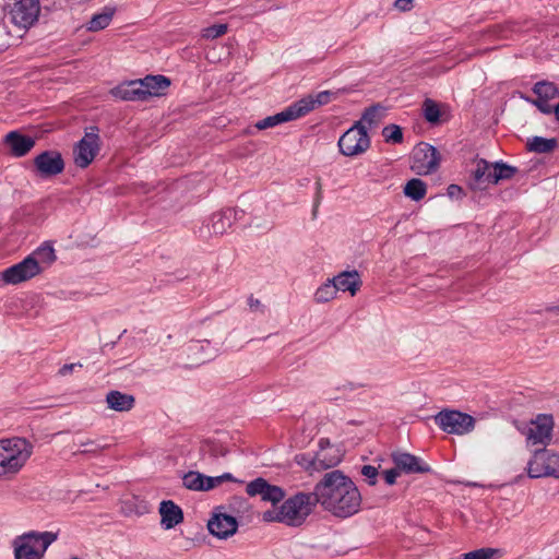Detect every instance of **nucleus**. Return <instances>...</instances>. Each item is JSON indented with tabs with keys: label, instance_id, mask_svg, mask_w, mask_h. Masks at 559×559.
<instances>
[{
	"label": "nucleus",
	"instance_id": "nucleus-1",
	"mask_svg": "<svg viewBox=\"0 0 559 559\" xmlns=\"http://www.w3.org/2000/svg\"><path fill=\"white\" fill-rule=\"evenodd\" d=\"M317 502L335 518L347 519L359 512L361 495L355 483L338 469L326 473L314 486Z\"/></svg>",
	"mask_w": 559,
	"mask_h": 559
},
{
	"label": "nucleus",
	"instance_id": "nucleus-2",
	"mask_svg": "<svg viewBox=\"0 0 559 559\" xmlns=\"http://www.w3.org/2000/svg\"><path fill=\"white\" fill-rule=\"evenodd\" d=\"M318 504L313 492H298L286 499L282 506L273 507L262 514L264 522H280L287 526H301Z\"/></svg>",
	"mask_w": 559,
	"mask_h": 559
},
{
	"label": "nucleus",
	"instance_id": "nucleus-3",
	"mask_svg": "<svg viewBox=\"0 0 559 559\" xmlns=\"http://www.w3.org/2000/svg\"><path fill=\"white\" fill-rule=\"evenodd\" d=\"M58 539V533H24L13 539L14 559H43L48 547Z\"/></svg>",
	"mask_w": 559,
	"mask_h": 559
},
{
	"label": "nucleus",
	"instance_id": "nucleus-4",
	"mask_svg": "<svg viewBox=\"0 0 559 559\" xmlns=\"http://www.w3.org/2000/svg\"><path fill=\"white\" fill-rule=\"evenodd\" d=\"M33 445L23 438L0 441V475L17 473L29 459Z\"/></svg>",
	"mask_w": 559,
	"mask_h": 559
},
{
	"label": "nucleus",
	"instance_id": "nucleus-5",
	"mask_svg": "<svg viewBox=\"0 0 559 559\" xmlns=\"http://www.w3.org/2000/svg\"><path fill=\"white\" fill-rule=\"evenodd\" d=\"M516 428L525 437L527 447H546L551 441L554 419L550 415L539 414L528 423L518 424Z\"/></svg>",
	"mask_w": 559,
	"mask_h": 559
},
{
	"label": "nucleus",
	"instance_id": "nucleus-6",
	"mask_svg": "<svg viewBox=\"0 0 559 559\" xmlns=\"http://www.w3.org/2000/svg\"><path fill=\"white\" fill-rule=\"evenodd\" d=\"M527 474L531 478H559V453L547 449L535 450L527 463Z\"/></svg>",
	"mask_w": 559,
	"mask_h": 559
},
{
	"label": "nucleus",
	"instance_id": "nucleus-7",
	"mask_svg": "<svg viewBox=\"0 0 559 559\" xmlns=\"http://www.w3.org/2000/svg\"><path fill=\"white\" fill-rule=\"evenodd\" d=\"M340 152L345 156H357L370 147V138L365 124L357 121L343 133L337 142Z\"/></svg>",
	"mask_w": 559,
	"mask_h": 559
},
{
	"label": "nucleus",
	"instance_id": "nucleus-8",
	"mask_svg": "<svg viewBox=\"0 0 559 559\" xmlns=\"http://www.w3.org/2000/svg\"><path fill=\"white\" fill-rule=\"evenodd\" d=\"M99 150V129L96 126H91L85 129L84 136L74 146V164L80 168H86L92 164Z\"/></svg>",
	"mask_w": 559,
	"mask_h": 559
},
{
	"label": "nucleus",
	"instance_id": "nucleus-9",
	"mask_svg": "<svg viewBox=\"0 0 559 559\" xmlns=\"http://www.w3.org/2000/svg\"><path fill=\"white\" fill-rule=\"evenodd\" d=\"M435 423L441 430L452 435H466L475 427V419L468 414L444 409L435 416Z\"/></svg>",
	"mask_w": 559,
	"mask_h": 559
},
{
	"label": "nucleus",
	"instance_id": "nucleus-10",
	"mask_svg": "<svg viewBox=\"0 0 559 559\" xmlns=\"http://www.w3.org/2000/svg\"><path fill=\"white\" fill-rule=\"evenodd\" d=\"M39 13V0H13L9 11L11 21L22 28L33 26L37 22Z\"/></svg>",
	"mask_w": 559,
	"mask_h": 559
},
{
	"label": "nucleus",
	"instance_id": "nucleus-11",
	"mask_svg": "<svg viewBox=\"0 0 559 559\" xmlns=\"http://www.w3.org/2000/svg\"><path fill=\"white\" fill-rule=\"evenodd\" d=\"M440 160L439 151L428 143L421 142L414 150L413 168L419 174L435 173L439 168Z\"/></svg>",
	"mask_w": 559,
	"mask_h": 559
},
{
	"label": "nucleus",
	"instance_id": "nucleus-12",
	"mask_svg": "<svg viewBox=\"0 0 559 559\" xmlns=\"http://www.w3.org/2000/svg\"><path fill=\"white\" fill-rule=\"evenodd\" d=\"M34 167L40 178H50L63 171L64 160L58 151H44L34 158Z\"/></svg>",
	"mask_w": 559,
	"mask_h": 559
},
{
	"label": "nucleus",
	"instance_id": "nucleus-13",
	"mask_svg": "<svg viewBox=\"0 0 559 559\" xmlns=\"http://www.w3.org/2000/svg\"><path fill=\"white\" fill-rule=\"evenodd\" d=\"M533 92L536 94V98H523L532 105L536 106L540 112L550 115V108L554 106L550 104V100L555 98L559 99V88L557 85L549 81H539L534 84Z\"/></svg>",
	"mask_w": 559,
	"mask_h": 559
},
{
	"label": "nucleus",
	"instance_id": "nucleus-14",
	"mask_svg": "<svg viewBox=\"0 0 559 559\" xmlns=\"http://www.w3.org/2000/svg\"><path fill=\"white\" fill-rule=\"evenodd\" d=\"M39 266L27 255L21 262L4 270L5 284L17 285L38 276Z\"/></svg>",
	"mask_w": 559,
	"mask_h": 559
},
{
	"label": "nucleus",
	"instance_id": "nucleus-15",
	"mask_svg": "<svg viewBox=\"0 0 559 559\" xmlns=\"http://www.w3.org/2000/svg\"><path fill=\"white\" fill-rule=\"evenodd\" d=\"M223 507L215 509L212 518L207 522L210 533L219 539H226L233 536L238 528L237 520L222 512Z\"/></svg>",
	"mask_w": 559,
	"mask_h": 559
},
{
	"label": "nucleus",
	"instance_id": "nucleus-16",
	"mask_svg": "<svg viewBox=\"0 0 559 559\" xmlns=\"http://www.w3.org/2000/svg\"><path fill=\"white\" fill-rule=\"evenodd\" d=\"M342 461L341 451L331 445L329 440H320V450L311 459L310 465L313 471H323L336 466Z\"/></svg>",
	"mask_w": 559,
	"mask_h": 559
},
{
	"label": "nucleus",
	"instance_id": "nucleus-17",
	"mask_svg": "<svg viewBox=\"0 0 559 559\" xmlns=\"http://www.w3.org/2000/svg\"><path fill=\"white\" fill-rule=\"evenodd\" d=\"M246 491L249 496H260L263 501L272 502L273 504L284 499V490L275 485L269 484L264 478H257L247 485Z\"/></svg>",
	"mask_w": 559,
	"mask_h": 559
},
{
	"label": "nucleus",
	"instance_id": "nucleus-18",
	"mask_svg": "<svg viewBox=\"0 0 559 559\" xmlns=\"http://www.w3.org/2000/svg\"><path fill=\"white\" fill-rule=\"evenodd\" d=\"M392 460L399 471L406 474H424L430 472V466L428 464L411 453H394L392 455Z\"/></svg>",
	"mask_w": 559,
	"mask_h": 559
},
{
	"label": "nucleus",
	"instance_id": "nucleus-19",
	"mask_svg": "<svg viewBox=\"0 0 559 559\" xmlns=\"http://www.w3.org/2000/svg\"><path fill=\"white\" fill-rule=\"evenodd\" d=\"M336 93L331 91H322L317 95H307L299 100L295 102L296 110L299 117H304L308 115L310 111L316 108L329 104L333 97H335Z\"/></svg>",
	"mask_w": 559,
	"mask_h": 559
},
{
	"label": "nucleus",
	"instance_id": "nucleus-20",
	"mask_svg": "<svg viewBox=\"0 0 559 559\" xmlns=\"http://www.w3.org/2000/svg\"><path fill=\"white\" fill-rule=\"evenodd\" d=\"M160 525L164 530H171L183 521V513L179 506L171 500L159 504Z\"/></svg>",
	"mask_w": 559,
	"mask_h": 559
},
{
	"label": "nucleus",
	"instance_id": "nucleus-21",
	"mask_svg": "<svg viewBox=\"0 0 559 559\" xmlns=\"http://www.w3.org/2000/svg\"><path fill=\"white\" fill-rule=\"evenodd\" d=\"M493 175V163H489L484 158L477 160L476 168L472 175L471 188L483 190L488 185H495Z\"/></svg>",
	"mask_w": 559,
	"mask_h": 559
},
{
	"label": "nucleus",
	"instance_id": "nucleus-22",
	"mask_svg": "<svg viewBox=\"0 0 559 559\" xmlns=\"http://www.w3.org/2000/svg\"><path fill=\"white\" fill-rule=\"evenodd\" d=\"M332 280L337 292H348L350 296H355L362 285L360 275L356 270L341 272Z\"/></svg>",
	"mask_w": 559,
	"mask_h": 559
},
{
	"label": "nucleus",
	"instance_id": "nucleus-23",
	"mask_svg": "<svg viewBox=\"0 0 559 559\" xmlns=\"http://www.w3.org/2000/svg\"><path fill=\"white\" fill-rule=\"evenodd\" d=\"M299 118L300 117L296 110V106L293 103L288 107H286L284 110L277 112L273 116H267V117L257 121L254 127L258 130H265V129L273 128L278 124H282V123H285L288 121H293V120H296Z\"/></svg>",
	"mask_w": 559,
	"mask_h": 559
},
{
	"label": "nucleus",
	"instance_id": "nucleus-24",
	"mask_svg": "<svg viewBox=\"0 0 559 559\" xmlns=\"http://www.w3.org/2000/svg\"><path fill=\"white\" fill-rule=\"evenodd\" d=\"M5 143L16 157L25 156L34 146L35 140L29 135H24L19 131H11L5 136Z\"/></svg>",
	"mask_w": 559,
	"mask_h": 559
},
{
	"label": "nucleus",
	"instance_id": "nucleus-25",
	"mask_svg": "<svg viewBox=\"0 0 559 559\" xmlns=\"http://www.w3.org/2000/svg\"><path fill=\"white\" fill-rule=\"evenodd\" d=\"M239 212H213L210 218L211 230L215 235H223L233 226L234 223L242 219L243 212L238 217Z\"/></svg>",
	"mask_w": 559,
	"mask_h": 559
},
{
	"label": "nucleus",
	"instance_id": "nucleus-26",
	"mask_svg": "<svg viewBox=\"0 0 559 559\" xmlns=\"http://www.w3.org/2000/svg\"><path fill=\"white\" fill-rule=\"evenodd\" d=\"M141 83H143V92L146 99L152 96L164 95L170 86V80L162 74L146 75L144 79H141Z\"/></svg>",
	"mask_w": 559,
	"mask_h": 559
},
{
	"label": "nucleus",
	"instance_id": "nucleus-27",
	"mask_svg": "<svg viewBox=\"0 0 559 559\" xmlns=\"http://www.w3.org/2000/svg\"><path fill=\"white\" fill-rule=\"evenodd\" d=\"M114 94L122 100H146L141 80L119 85L115 88Z\"/></svg>",
	"mask_w": 559,
	"mask_h": 559
},
{
	"label": "nucleus",
	"instance_id": "nucleus-28",
	"mask_svg": "<svg viewBox=\"0 0 559 559\" xmlns=\"http://www.w3.org/2000/svg\"><path fill=\"white\" fill-rule=\"evenodd\" d=\"M106 403L112 411L129 412L133 408L135 400L131 394L114 390L107 393Z\"/></svg>",
	"mask_w": 559,
	"mask_h": 559
},
{
	"label": "nucleus",
	"instance_id": "nucleus-29",
	"mask_svg": "<svg viewBox=\"0 0 559 559\" xmlns=\"http://www.w3.org/2000/svg\"><path fill=\"white\" fill-rule=\"evenodd\" d=\"M183 486L189 490L209 491L213 489V480L211 476H206L199 472L190 471L182 477Z\"/></svg>",
	"mask_w": 559,
	"mask_h": 559
},
{
	"label": "nucleus",
	"instance_id": "nucleus-30",
	"mask_svg": "<svg viewBox=\"0 0 559 559\" xmlns=\"http://www.w3.org/2000/svg\"><path fill=\"white\" fill-rule=\"evenodd\" d=\"M28 257L39 266L40 273L47 270L57 259L53 247L47 242L35 249Z\"/></svg>",
	"mask_w": 559,
	"mask_h": 559
},
{
	"label": "nucleus",
	"instance_id": "nucleus-31",
	"mask_svg": "<svg viewBox=\"0 0 559 559\" xmlns=\"http://www.w3.org/2000/svg\"><path fill=\"white\" fill-rule=\"evenodd\" d=\"M115 12V8L105 7L103 12L94 14L92 16V19L87 23V29L90 32H98L106 28L110 24Z\"/></svg>",
	"mask_w": 559,
	"mask_h": 559
},
{
	"label": "nucleus",
	"instance_id": "nucleus-32",
	"mask_svg": "<svg viewBox=\"0 0 559 559\" xmlns=\"http://www.w3.org/2000/svg\"><path fill=\"white\" fill-rule=\"evenodd\" d=\"M527 148L531 152L538 154H547L555 151L558 146V141L555 138L546 139L542 136H533L527 141Z\"/></svg>",
	"mask_w": 559,
	"mask_h": 559
},
{
	"label": "nucleus",
	"instance_id": "nucleus-33",
	"mask_svg": "<svg viewBox=\"0 0 559 559\" xmlns=\"http://www.w3.org/2000/svg\"><path fill=\"white\" fill-rule=\"evenodd\" d=\"M337 295L336 287L332 278H328L316 290L313 299L317 304H325L333 300Z\"/></svg>",
	"mask_w": 559,
	"mask_h": 559
},
{
	"label": "nucleus",
	"instance_id": "nucleus-34",
	"mask_svg": "<svg viewBox=\"0 0 559 559\" xmlns=\"http://www.w3.org/2000/svg\"><path fill=\"white\" fill-rule=\"evenodd\" d=\"M404 193L406 197H408L415 201H419L426 194V185L420 179H417V178L411 179L404 188Z\"/></svg>",
	"mask_w": 559,
	"mask_h": 559
},
{
	"label": "nucleus",
	"instance_id": "nucleus-35",
	"mask_svg": "<svg viewBox=\"0 0 559 559\" xmlns=\"http://www.w3.org/2000/svg\"><path fill=\"white\" fill-rule=\"evenodd\" d=\"M423 116L431 124L440 122V107L437 102L426 98L423 103Z\"/></svg>",
	"mask_w": 559,
	"mask_h": 559
},
{
	"label": "nucleus",
	"instance_id": "nucleus-36",
	"mask_svg": "<svg viewBox=\"0 0 559 559\" xmlns=\"http://www.w3.org/2000/svg\"><path fill=\"white\" fill-rule=\"evenodd\" d=\"M74 444L80 448L74 454L98 455L107 449V445H100L92 439L78 440Z\"/></svg>",
	"mask_w": 559,
	"mask_h": 559
},
{
	"label": "nucleus",
	"instance_id": "nucleus-37",
	"mask_svg": "<svg viewBox=\"0 0 559 559\" xmlns=\"http://www.w3.org/2000/svg\"><path fill=\"white\" fill-rule=\"evenodd\" d=\"M518 173V168L503 164L501 162L493 163V183H498L501 180L511 179Z\"/></svg>",
	"mask_w": 559,
	"mask_h": 559
},
{
	"label": "nucleus",
	"instance_id": "nucleus-38",
	"mask_svg": "<svg viewBox=\"0 0 559 559\" xmlns=\"http://www.w3.org/2000/svg\"><path fill=\"white\" fill-rule=\"evenodd\" d=\"M382 110L383 107L380 104L366 108L360 120L361 124L367 123L369 127L378 124L383 117Z\"/></svg>",
	"mask_w": 559,
	"mask_h": 559
},
{
	"label": "nucleus",
	"instance_id": "nucleus-39",
	"mask_svg": "<svg viewBox=\"0 0 559 559\" xmlns=\"http://www.w3.org/2000/svg\"><path fill=\"white\" fill-rule=\"evenodd\" d=\"M382 135L384 136L385 142L389 143H402L403 142V131L402 128L397 124H389L383 128Z\"/></svg>",
	"mask_w": 559,
	"mask_h": 559
},
{
	"label": "nucleus",
	"instance_id": "nucleus-40",
	"mask_svg": "<svg viewBox=\"0 0 559 559\" xmlns=\"http://www.w3.org/2000/svg\"><path fill=\"white\" fill-rule=\"evenodd\" d=\"M228 31L227 24H214L209 27H205L202 31V37L206 39H215L223 35H225Z\"/></svg>",
	"mask_w": 559,
	"mask_h": 559
},
{
	"label": "nucleus",
	"instance_id": "nucleus-41",
	"mask_svg": "<svg viewBox=\"0 0 559 559\" xmlns=\"http://www.w3.org/2000/svg\"><path fill=\"white\" fill-rule=\"evenodd\" d=\"M497 552L498 550L493 548H479L463 555L465 559H493Z\"/></svg>",
	"mask_w": 559,
	"mask_h": 559
},
{
	"label": "nucleus",
	"instance_id": "nucleus-42",
	"mask_svg": "<svg viewBox=\"0 0 559 559\" xmlns=\"http://www.w3.org/2000/svg\"><path fill=\"white\" fill-rule=\"evenodd\" d=\"M369 485H376L378 477V468L372 465H364L360 471Z\"/></svg>",
	"mask_w": 559,
	"mask_h": 559
},
{
	"label": "nucleus",
	"instance_id": "nucleus-43",
	"mask_svg": "<svg viewBox=\"0 0 559 559\" xmlns=\"http://www.w3.org/2000/svg\"><path fill=\"white\" fill-rule=\"evenodd\" d=\"M401 474L399 468L395 466L394 468L388 469L384 472V479L388 485H393L396 481L397 476Z\"/></svg>",
	"mask_w": 559,
	"mask_h": 559
},
{
	"label": "nucleus",
	"instance_id": "nucleus-44",
	"mask_svg": "<svg viewBox=\"0 0 559 559\" xmlns=\"http://www.w3.org/2000/svg\"><path fill=\"white\" fill-rule=\"evenodd\" d=\"M394 7L401 12H407L413 9V0H395Z\"/></svg>",
	"mask_w": 559,
	"mask_h": 559
},
{
	"label": "nucleus",
	"instance_id": "nucleus-45",
	"mask_svg": "<svg viewBox=\"0 0 559 559\" xmlns=\"http://www.w3.org/2000/svg\"><path fill=\"white\" fill-rule=\"evenodd\" d=\"M448 195L451 199H460L463 195V189L457 185H450L448 187Z\"/></svg>",
	"mask_w": 559,
	"mask_h": 559
},
{
	"label": "nucleus",
	"instance_id": "nucleus-46",
	"mask_svg": "<svg viewBox=\"0 0 559 559\" xmlns=\"http://www.w3.org/2000/svg\"><path fill=\"white\" fill-rule=\"evenodd\" d=\"M212 480H213V488H215V487H218L219 485H222L224 481H226V480L233 481V480H235V478L230 473H225L223 475L212 477Z\"/></svg>",
	"mask_w": 559,
	"mask_h": 559
},
{
	"label": "nucleus",
	"instance_id": "nucleus-47",
	"mask_svg": "<svg viewBox=\"0 0 559 559\" xmlns=\"http://www.w3.org/2000/svg\"><path fill=\"white\" fill-rule=\"evenodd\" d=\"M248 306L252 311H264V306L262 305V302L258 298H254L252 296L249 297L248 299Z\"/></svg>",
	"mask_w": 559,
	"mask_h": 559
},
{
	"label": "nucleus",
	"instance_id": "nucleus-48",
	"mask_svg": "<svg viewBox=\"0 0 559 559\" xmlns=\"http://www.w3.org/2000/svg\"><path fill=\"white\" fill-rule=\"evenodd\" d=\"M76 367H82L81 364H67L59 369V374L64 377L71 373Z\"/></svg>",
	"mask_w": 559,
	"mask_h": 559
},
{
	"label": "nucleus",
	"instance_id": "nucleus-49",
	"mask_svg": "<svg viewBox=\"0 0 559 559\" xmlns=\"http://www.w3.org/2000/svg\"><path fill=\"white\" fill-rule=\"evenodd\" d=\"M545 311L551 314H559V302L557 305L548 306Z\"/></svg>",
	"mask_w": 559,
	"mask_h": 559
},
{
	"label": "nucleus",
	"instance_id": "nucleus-50",
	"mask_svg": "<svg viewBox=\"0 0 559 559\" xmlns=\"http://www.w3.org/2000/svg\"><path fill=\"white\" fill-rule=\"evenodd\" d=\"M554 114L555 117H556V120L557 122L559 123V100H558V104L554 105L551 108H550V115Z\"/></svg>",
	"mask_w": 559,
	"mask_h": 559
},
{
	"label": "nucleus",
	"instance_id": "nucleus-51",
	"mask_svg": "<svg viewBox=\"0 0 559 559\" xmlns=\"http://www.w3.org/2000/svg\"><path fill=\"white\" fill-rule=\"evenodd\" d=\"M201 346L200 342H195V343H192L189 345V349L190 350H193V349H197Z\"/></svg>",
	"mask_w": 559,
	"mask_h": 559
},
{
	"label": "nucleus",
	"instance_id": "nucleus-52",
	"mask_svg": "<svg viewBox=\"0 0 559 559\" xmlns=\"http://www.w3.org/2000/svg\"><path fill=\"white\" fill-rule=\"evenodd\" d=\"M7 285L5 284V277H4V271L0 272V286Z\"/></svg>",
	"mask_w": 559,
	"mask_h": 559
},
{
	"label": "nucleus",
	"instance_id": "nucleus-53",
	"mask_svg": "<svg viewBox=\"0 0 559 559\" xmlns=\"http://www.w3.org/2000/svg\"><path fill=\"white\" fill-rule=\"evenodd\" d=\"M71 559H79V558H76V557H73V558H71Z\"/></svg>",
	"mask_w": 559,
	"mask_h": 559
},
{
	"label": "nucleus",
	"instance_id": "nucleus-54",
	"mask_svg": "<svg viewBox=\"0 0 559 559\" xmlns=\"http://www.w3.org/2000/svg\"><path fill=\"white\" fill-rule=\"evenodd\" d=\"M556 559H559V556Z\"/></svg>",
	"mask_w": 559,
	"mask_h": 559
}]
</instances>
